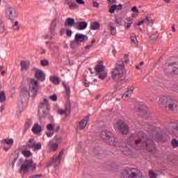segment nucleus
I'll return each mask as SVG.
<instances>
[{
	"label": "nucleus",
	"mask_w": 178,
	"mask_h": 178,
	"mask_svg": "<svg viewBox=\"0 0 178 178\" xmlns=\"http://www.w3.org/2000/svg\"><path fill=\"white\" fill-rule=\"evenodd\" d=\"M36 166L37 164L34 163V161L32 159H26L24 163L21 165L19 170L22 172H29V169H30V168L36 170Z\"/></svg>",
	"instance_id": "6e6552de"
},
{
	"label": "nucleus",
	"mask_w": 178,
	"mask_h": 178,
	"mask_svg": "<svg viewBox=\"0 0 178 178\" xmlns=\"http://www.w3.org/2000/svg\"><path fill=\"white\" fill-rule=\"evenodd\" d=\"M35 144V140L34 138H31L26 143V147L27 148H33Z\"/></svg>",
	"instance_id": "c756f323"
},
{
	"label": "nucleus",
	"mask_w": 178,
	"mask_h": 178,
	"mask_svg": "<svg viewBox=\"0 0 178 178\" xmlns=\"http://www.w3.org/2000/svg\"><path fill=\"white\" fill-rule=\"evenodd\" d=\"M95 70L96 73L99 75V79L100 80H105L106 79V76H108V73L105 71V66L102 64H98L95 67Z\"/></svg>",
	"instance_id": "9b49d317"
},
{
	"label": "nucleus",
	"mask_w": 178,
	"mask_h": 178,
	"mask_svg": "<svg viewBox=\"0 0 178 178\" xmlns=\"http://www.w3.org/2000/svg\"><path fill=\"white\" fill-rule=\"evenodd\" d=\"M101 28V24L98 22L90 23V30H99Z\"/></svg>",
	"instance_id": "cd10ccee"
},
{
	"label": "nucleus",
	"mask_w": 178,
	"mask_h": 178,
	"mask_svg": "<svg viewBox=\"0 0 178 178\" xmlns=\"http://www.w3.org/2000/svg\"><path fill=\"white\" fill-rule=\"evenodd\" d=\"M76 22H74V19L73 18H67L65 22V26L66 27H73Z\"/></svg>",
	"instance_id": "5701e85b"
},
{
	"label": "nucleus",
	"mask_w": 178,
	"mask_h": 178,
	"mask_svg": "<svg viewBox=\"0 0 178 178\" xmlns=\"http://www.w3.org/2000/svg\"><path fill=\"white\" fill-rule=\"evenodd\" d=\"M70 112H72V104H70V100H68L65 104V108L64 110H58V113L59 115H70Z\"/></svg>",
	"instance_id": "dca6fc26"
},
{
	"label": "nucleus",
	"mask_w": 178,
	"mask_h": 178,
	"mask_svg": "<svg viewBox=\"0 0 178 178\" xmlns=\"http://www.w3.org/2000/svg\"><path fill=\"white\" fill-rule=\"evenodd\" d=\"M90 119V115L86 116L79 124L78 129L79 130H84L86 127L87 126V123H88V120Z\"/></svg>",
	"instance_id": "f3484780"
},
{
	"label": "nucleus",
	"mask_w": 178,
	"mask_h": 178,
	"mask_svg": "<svg viewBox=\"0 0 178 178\" xmlns=\"http://www.w3.org/2000/svg\"><path fill=\"white\" fill-rule=\"evenodd\" d=\"M128 54L124 56L123 60L117 61L115 67L113 68L111 72V77L114 80H124L126 79V69H124V63H129L130 60L127 58Z\"/></svg>",
	"instance_id": "f03ea898"
},
{
	"label": "nucleus",
	"mask_w": 178,
	"mask_h": 178,
	"mask_svg": "<svg viewBox=\"0 0 178 178\" xmlns=\"http://www.w3.org/2000/svg\"><path fill=\"white\" fill-rule=\"evenodd\" d=\"M77 26L76 27V30H86L87 29V26H88V23L86 21L78 22L76 23Z\"/></svg>",
	"instance_id": "aec40b11"
},
{
	"label": "nucleus",
	"mask_w": 178,
	"mask_h": 178,
	"mask_svg": "<svg viewBox=\"0 0 178 178\" xmlns=\"http://www.w3.org/2000/svg\"><path fill=\"white\" fill-rule=\"evenodd\" d=\"M58 147L59 146L58 145V143H53L50 145L49 148L51 151H53V152H55V151L58 149Z\"/></svg>",
	"instance_id": "58836bf2"
},
{
	"label": "nucleus",
	"mask_w": 178,
	"mask_h": 178,
	"mask_svg": "<svg viewBox=\"0 0 178 178\" xmlns=\"http://www.w3.org/2000/svg\"><path fill=\"white\" fill-rule=\"evenodd\" d=\"M63 84L67 91V95H70V87L67 86L65 82H63Z\"/></svg>",
	"instance_id": "49530a36"
},
{
	"label": "nucleus",
	"mask_w": 178,
	"mask_h": 178,
	"mask_svg": "<svg viewBox=\"0 0 178 178\" xmlns=\"http://www.w3.org/2000/svg\"><path fill=\"white\" fill-rule=\"evenodd\" d=\"M22 155H24V156H25V158H30V156H31V155H33V153H31V152H30V150H22Z\"/></svg>",
	"instance_id": "72a5a7b5"
},
{
	"label": "nucleus",
	"mask_w": 178,
	"mask_h": 178,
	"mask_svg": "<svg viewBox=\"0 0 178 178\" xmlns=\"http://www.w3.org/2000/svg\"><path fill=\"white\" fill-rule=\"evenodd\" d=\"M100 137L103 140H105L106 144L113 145V147H116L118 145V143H119L118 138L113 137L112 132L109 131H102L101 132Z\"/></svg>",
	"instance_id": "423d86ee"
},
{
	"label": "nucleus",
	"mask_w": 178,
	"mask_h": 178,
	"mask_svg": "<svg viewBox=\"0 0 178 178\" xmlns=\"http://www.w3.org/2000/svg\"><path fill=\"white\" fill-rule=\"evenodd\" d=\"M49 99H51V101L56 102L58 100V97L54 94L51 96L49 97Z\"/></svg>",
	"instance_id": "6e6d98bb"
},
{
	"label": "nucleus",
	"mask_w": 178,
	"mask_h": 178,
	"mask_svg": "<svg viewBox=\"0 0 178 178\" xmlns=\"http://www.w3.org/2000/svg\"><path fill=\"white\" fill-rule=\"evenodd\" d=\"M93 6L94 8H99V3L98 2L93 1Z\"/></svg>",
	"instance_id": "680f3d73"
},
{
	"label": "nucleus",
	"mask_w": 178,
	"mask_h": 178,
	"mask_svg": "<svg viewBox=\"0 0 178 178\" xmlns=\"http://www.w3.org/2000/svg\"><path fill=\"white\" fill-rule=\"evenodd\" d=\"M5 31V25H0V34H2Z\"/></svg>",
	"instance_id": "bf43d9fd"
},
{
	"label": "nucleus",
	"mask_w": 178,
	"mask_h": 178,
	"mask_svg": "<svg viewBox=\"0 0 178 178\" xmlns=\"http://www.w3.org/2000/svg\"><path fill=\"white\" fill-rule=\"evenodd\" d=\"M123 9V6L122 4L113 5L110 8L108 12L109 13H115V10H122Z\"/></svg>",
	"instance_id": "412c9836"
},
{
	"label": "nucleus",
	"mask_w": 178,
	"mask_h": 178,
	"mask_svg": "<svg viewBox=\"0 0 178 178\" xmlns=\"http://www.w3.org/2000/svg\"><path fill=\"white\" fill-rule=\"evenodd\" d=\"M49 109V103L47 99H44L38 105V116L40 119L42 118H47L48 115V111Z\"/></svg>",
	"instance_id": "0eeeda50"
},
{
	"label": "nucleus",
	"mask_w": 178,
	"mask_h": 178,
	"mask_svg": "<svg viewBox=\"0 0 178 178\" xmlns=\"http://www.w3.org/2000/svg\"><path fill=\"white\" fill-rule=\"evenodd\" d=\"M21 70H29L30 67V63L29 61H21Z\"/></svg>",
	"instance_id": "a878e982"
},
{
	"label": "nucleus",
	"mask_w": 178,
	"mask_h": 178,
	"mask_svg": "<svg viewBox=\"0 0 178 178\" xmlns=\"http://www.w3.org/2000/svg\"><path fill=\"white\" fill-rule=\"evenodd\" d=\"M130 38H131V44L135 45V47H137V45H138V40H137V37L136 36V35L134 34L131 35Z\"/></svg>",
	"instance_id": "7c9ffc66"
},
{
	"label": "nucleus",
	"mask_w": 178,
	"mask_h": 178,
	"mask_svg": "<svg viewBox=\"0 0 178 178\" xmlns=\"http://www.w3.org/2000/svg\"><path fill=\"white\" fill-rule=\"evenodd\" d=\"M40 63L42 65V66H48V65H49V61H48V60H42L40 61Z\"/></svg>",
	"instance_id": "3c124183"
},
{
	"label": "nucleus",
	"mask_w": 178,
	"mask_h": 178,
	"mask_svg": "<svg viewBox=\"0 0 178 178\" xmlns=\"http://www.w3.org/2000/svg\"><path fill=\"white\" fill-rule=\"evenodd\" d=\"M68 6H70V9H78L79 6L76 3H73L72 1L67 2Z\"/></svg>",
	"instance_id": "f704fd0d"
},
{
	"label": "nucleus",
	"mask_w": 178,
	"mask_h": 178,
	"mask_svg": "<svg viewBox=\"0 0 178 178\" xmlns=\"http://www.w3.org/2000/svg\"><path fill=\"white\" fill-rule=\"evenodd\" d=\"M117 129H118L120 133L122 134L127 135L129 134V126L123 122V120H119L117 124Z\"/></svg>",
	"instance_id": "f8f14e48"
},
{
	"label": "nucleus",
	"mask_w": 178,
	"mask_h": 178,
	"mask_svg": "<svg viewBox=\"0 0 178 178\" xmlns=\"http://www.w3.org/2000/svg\"><path fill=\"white\" fill-rule=\"evenodd\" d=\"M144 22L146 24H154V22L152 21V19L151 18H149V17H146L144 19Z\"/></svg>",
	"instance_id": "37998d69"
},
{
	"label": "nucleus",
	"mask_w": 178,
	"mask_h": 178,
	"mask_svg": "<svg viewBox=\"0 0 178 178\" xmlns=\"http://www.w3.org/2000/svg\"><path fill=\"white\" fill-rule=\"evenodd\" d=\"M59 130H60V126H58L56 127L54 131H56V133H58V131H59Z\"/></svg>",
	"instance_id": "338daca9"
},
{
	"label": "nucleus",
	"mask_w": 178,
	"mask_h": 178,
	"mask_svg": "<svg viewBox=\"0 0 178 178\" xmlns=\"http://www.w3.org/2000/svg\"><path fill=\"white\" fill-rule=\"evenodd\" d=\"M149 176L150 178H156L158 177V174H156L154 170H150L149 171Z\"/></svg>",
	"instance_id": "ea45409f"
},
{
	"label": "nucleus",
	"mask_w": 178,
	"mask_h": 178,
	"mask_svg": "<svg viewBox=\"0 0 178 178\" xmlns=\"http://www.w3.org/2000/svg\"><path fill=\"white\" fill-rule=\"evenodd\" d=\"M46 134L47 137H52V136H54V132H47Z\"/></svg>",
	"instance_id": "69168bd1"
},
{
	"label": "nucleus",
	"mask_w": 178,
	"mask_h": 178,
	"mask_svg": "<svg viewBox=\"0 0 178 178\" xmlns=\"http://www.w3.org/2000/svg\"><path fill=\"white\" fill-rule=\"evenodd\" d=\"M171 144L172 145V147L177 148L178 147V140L176 138H173L172 140Z\"/></svg>",
	"instance_id": "a18cd8bd"
},
{
	"label": "nucleus",
	"mask_w": 178,
	"mask_h": 178,
	"mask_svg": "<svg viewBox=\"0 0 178 178\" xmlns=\"http://www.w3.org/2000/svg\"><path fill=\"white\" fill-rule=\"evenodd\" d=\"M56 27V19H54L52 20V22L50 24V34L51 35H55V28Z\"/></svg>",
	"instance_id": "393cba45"
},
{
	"label": "nucleus",
	"mask_w": 178,
	"mask_h": 178,
	"mask_svg": "<svg viewBox=\"0 0 178 178\" xmlns=\"http://www.w3.org/2000/svg\"><path fill=\"white\" fill-rule=\"evenodd\" d=\"M47 129L49 131H51V130H54V129H55V124H49L47 125Z\"/></svg>",
	"instance_id": "603ef678"
},
{
	"label": "nucleus",
	"mask_w": 178,
	"mask_h": 178,
	"mask_svg": "<svg viewBox=\"0 0 178 178\" xmlns=\"http://www.w3.org/2000/svg\"><path fill=\"white\" fill-rule=\"evenodd\" d=\"M124 26L125 27V29L127 30H129V29L131 27V24H133V19H131V18L130 17L126 18L124 21Z\"/></svg>",
	"instance_id": "4be33fe9"
},
{
	"label": "nucleus",
	"mask_w": 178,
	"mask_h": 178,
	"mask_svg": "<svg viewBox=\"0 0 178 178\" xmlns=\"http://www.w3.org/2000/svg\"><path fill=\"white\" fill-rule=\"evenodd\" d=\"M17 16V10L12 6H7L6 9V17L9 20H15Z\"/></svg>",
	"instance_id": "1a4fd4ad"
},
{
	"label": "nucleus",
	"mask_w": 178,
	"mask_h": 178,
	"mask_svg": "<svg viewBox=\"0 0 178 178\" xmlns=\"http://www.w3.org/2000/svg\"><path fill=\"white\" fill-rule=\"evenodd\" d=\"M55 44V42H46V45L49 48V49H52V45Z\"/></svg>",
	"instance_id": "864d4df0"
},
{
	"label": "nucleus",
	"mask_w": 178,
	"mask_h": 178,
	"mask_svg": "<svg viewBox=\"0 0 178 178\" xmlns=\"http://www.w3.org/2000/svg\"><path fill=\"white\" fill-rule=\"evenodd\" d=\"M1 143H4V144H7V145H10V147H12V145L13 144L14 141L13 138L3 139L1 140Z\"/></svg>",
	"instance_id": "473e14b6"
},
{
	"label": "nucleus",
	"mask_w": 178,
	"mask_h": 178,
	"mask_svg": "<svg viewBox=\"0 0 178 178\" xmlns=\"http://www.w3.org/2000/svg\"><path fill=\"white\" fill-rule=\"evenodd\" d=\"M154 139L155 141H156V143H166V141H168V136L166 134L159 132L154 135Z\"/></svg>",
	"instance_id": "4468645a"
},
{
	"label": "nucleus",
	"mask_w": 178,
	"mask_h": 178,
	"mask_svg": "<svg viewBox=\"0 0 178 178\" xmlns=\"http://www.w3.org/2000/svg\"><path fill=\"white\" fill-rule=\"evenodd\" d=\"M120 150L125 156H130V155H133V151L129 148L127 144L124 143V142L120 143Z\"/></svg>",
	"instance_id": "ddd939ff"
},
{
	"label": "nucleus",
	"mask_w": 178,
	"mask_h": 178,
	"mask_svg": "<svg viewBox=\"0 0 178 178\" xmlns=\"http://www.w3.org/2000/svg\"><path fill=\"white\" fill-rule=\"evenodd\" d=\"M63 140V138H62V137L56 138V143H60V141H62Z\"/></svg>",
	"instance_id": "0e129e2a"
},
{
	"label": "nucleus",
	"mask_w": 178,
	"mask_h": 178,
	"mask_svg": "<svg viewBox=\"0 0 178 178\" xmlns=\"http://www.w3.org/2000/svg\"><path fill=\"white\" fill-rule=\"evenodd\" d=\"M144 134L143 133H136L132 134L128 139V141L133 147V148H136V149H140L141 145L145 147V149L148 152H154L156 149L155 146V143L154 140L148 138L145 140Z\"/></svg>",
	"instance_id": "f257e3e1"
},
{
	"label": "nucleus",
	"mask_w": 178,
	"mask_h": 178,
	"mask_svg": "<svg viewBox=\"0 0 178 178\" xmlns=\"http://www.w3.org/2000/svg\"><path fill=\"white\" fill-rule=\"evenodd\" d=\"M121 178H144L143 172L137 168H130L122 172Z\"/></svg>",
	"instance_id": "39448f33"
},
{
	"label": "nucleus",
	"mask_w": 178,
	"mask_h": 178,
	"mask_svg": "<svg viewBox=\"0 0 178 178\" xmlns=\"http://www.w3.org/2000/svg\"><path fill=\"white\" fill-rule=\"evenodd\" d=\"M80 45H81V43L78 41H76V39H74V41H71L70 42V47L72 49H76V48H79Z\"/></svg>",
	"instance_id": "c85d7f7f"
},
{
	"label": "nucleus",
	"mask_w": 178,
	"mask_h": 178,
	"mask_svg": "<svg viewBox=\"0 0 178 178\" xmlns=\"http://www.w3.org/2000/svg\"><path fill=\"white\" fill-rule=\"evenodd\" d=\"M159 106L163 111H169L174 113L178 112V101L175 99H168L166 97H162L159 100Z\"/></svg>",
	"instance_id": "20e7f679"
},
{
	"label": "nucleus",
	"mask_w": 178,
	"mask_h": 178,
	"mask_svg": "<svg viewBox=\"0 0 178 178\" xmlns=\"http://www.w3.org/2000/svg\"><path fill=\"white\" fill-rule=\"evenodd\" d=\"M5 101H6V95L5 91H2L0 92V102H5Z\"/></svg>",
	"instance_id": "4c0bfd02"
},
{
	"label": "nucleus",
	"mask_w": 178,
	"mask_h": 178,
	"mask_svg": "<svg viewBox=\"0 0 178 178\" xmlns=\"http://www.w3.org/2000/svg\"><path fill=\"white\" fill-rule=\"evenodd\" d=\"M50 81L54 83V84H59L60 83V81L59 80V78L57 76H52L50 78Z\"/></svg>",
	"instance_id": "c9c22d12"
},
{
	"label": "nucleus",
	"mask_w": 178,
	"mask_h": 178,
	"mask_svg": "<svg viewBox=\"0 0 178 178\" xmlns=\"http://www.w3.org/2000/svg\"><path fill=\"white\" fill-rule=\"evenodd\" d=\"M131 10L134 12V13H138V9H137V6H134L131 8Z\"/></svg>",
	"instance_id": "052dcab7"
},
{
	"label": "nucleus",
	"mask_w": 178,
	"mask_h": 178,
	"mask_svg": "<svg viewBox=\"0 0 178 178\" xmlns=\"http://www.w3.org/2000/svg\"><path fill=\"white\" fill-rule=\"evenodd\" d=\"M115 23H117L118 26H123V18L120 17H115Z\"/></svg>",
	"instance_id": "e433bc0d"
},
{
	"label": "nucleus",
	"mask_w": 178,
	"mask_h": 178,
	"mask_svg": "<svg viewBox=\"0 0 178 178\" xmlns=\"http://www.w3.org/2000/svg\"><path fill=\"white\" fill-rule=\"evenodd\" d=\"M35 76L40 81H44L45 80V74L41 70H37Z\"/></svg>",
	"instance_id": "6ab92c4d"
},
{
	"label": "nucleus",
	"mask_w": 178,
	"mask_h": 178,
	"mask_svg": "<svg viewBox=\"0 0 178 178\" xmlns=\"http://www.w3.org/2000/svg\"><path fill=\"white\" fill-rule=\"evenodd\" d=\"M38 92V81L31 79L29 84V91L27 88H23L21 90L20 98L22 102H27L29 97L31 98H35L37 93Z\"/></svg>",
	"instance_id": "7ed1b4c3"
},
{
	"label": "nucleus",
	"mask_w": 178,
	"mask_h": 178,
	"mask_svg": "<svg viewBox=\"0 0 178 178\" xmlns=\"http://www.w3.org/2000/svg\"><path fill=\"white\" fill-rule=\"evenodd\" d=\"M74 40L81 44V42H85L86 41H87V40H88V36H87L86 35H83L81 33H76L75 35Z\"/></svg>",
	"instance_id": "a211bd4d"
},
{
	"label": "nucleus",
	"mask_w": 178,
	"mask_h": 178,
	"mask_svg": "<svg viewBox=\"0 0 178 178\" xmlns=\"http://www.w3.org/2000/svg\"><path fill=\"white\" fill-rule=\"evenodd\" d=\"M41 147H42L41 143H35V145L33 148L35 149V151H40V149H41Z\"/></svg>",
	"instance_id": "c03bdc74"
},
{
	"label": "nucleus",
	"mask_w": 178,
	"mask_h": 178,
	"mask_svg": "<svg viewBox=\"0 0 178 178\" xmlns=\"http://www.w3.org/2000/svg\"><path fill=\"white\" fill-rule=\"evenodd\" d=\"M54 35H51L50 37L48 35H46L44 36V38L47 40V38H49L50 40H52V37H53Z\"/></svg>",
	"instance_id": "774afa93"
},
{
	"label": "nucleus",
	"mask_w": 178,
	"mask_h": 178,
	"mask_svg": "<svg viewBox=\"0 0 178 178\" xmlns=\"http://www.w3.org/2000/svg\"><path fill=\"white\" fill-rule=\"evenodd\" d=\"M65 153V149H63L58 156H53L51 161L47 164V166H54L55 168L60 165V159Z\"/></svg>",
	"instance_id": "9d476101"
},
{
	"label": "nucleus",
	"mask_w": 178,
	"mask_h": 178,
	"mask_svg": "<svg viewBox=\"0 0 178 178\" xmlns=\"http://www.w3.org/2000/svg\"><path fill=\"white\" fill-rule=\"evenodd\" d=\"M72 34H73V32L72 31V30H70V29L67 30L66 35L67 37H72Z\"/></svg>",
	"instance_id": "13d9d810"
},
{
	"label": "nucleus",
	"mask_w": 178,
	"mask_h": 178,
	"mask_svg": "<svg viewBox=\"0 0 178 178\" xmlns=\"http://www.w3.org/2000/svg\"><path fill=\"white\" fill-rule=\"evenodd\" d=\"M158 37H159L158 34L154 33L150 36V40H151V41H153V42H155V41H156V40H158Z\"/></svg>",
	"instance_id": "09e8293b"
},
{
	"label": "nucleus",
	"mask_w": 178,
	"mask_h": 178,
	"mask_svg": "<svg viewBox=\"0 0 178 178\" xmlns=\"http://www.w3.org/2000/svg\"><path fill=\"white\" fill-rule=\"evenodd\" d=\"M171 90H172V91H176L178 90V85L177 83L172 84L171 86Z\"/></svg>",
	"instance_id": "4d7b16f0"
},
{
	"label": "nucleus",
	"mask_w": 178,
	"mask_h": 178,
	"mask_svg": "<svg viewBox=\"0 0 178 178\" xmlns=\"http://www.w3.org/2000/svg\"><path fill=\"white\" fill-rule=\"evenodd\" d=\"M171 131L174 136L178 137V122H175L172 124Z\"/></svg>",
	"instance_id": "b1692460"
},
{
	"label": "nucleus",
	"mask_w": 178,
	"mask_h": 178,
	"mask_svg": "<svg viewBox=\"0 0 178 178\" xmlns=\"http://www.w3.org/2000/svg\"><path fill=\"white\" fill-rule=\"evenodd\" d=\"M32 131L35 134H38V133H41L42 131V129L41 128V126H40V124H35V125L32 128Z\"/></svg>",
	"instance_id": "bb28decb"
},
{
	"label": "nucleus",
	"mask_w": 178,
	"mask_h": 178,
	"mask_svg": "<svg viewBox=\"0 0 178 178\" xmlns=\"http://www.w3.org/2000/svg\"><path fill=\"white\" fill-rule=\"evenodd\" d=\"M134 92V88L133 86H131L128 88L127 92L131 96V94Z\"/></svg>",
	"instance_id": "5fc2aeb1"
},
{
	"label": "nucleus",
	"mask_w": 178,
	"mask_h": 178,
	"mask_svg": "<svg viewBox=\"0 0 178 178\" xmlns=\"http://www.w3.org/2000/svg\"><path fill=\"white\" fill-rule=\"evenodd\" d=\"M111 35H116V27L113 26L112 22L108 24Z\"/></svg>",
	"instance_id": "2f4dec72"
},
{
	"label": "nucleus",
	"mask_w": 178,
	"mask_h": 178,
	"mask_svg": "<svg viewBox=\"0 0 178 178\" xmlns=\"http://www.w3.org/2000/svg\"><path fill=\"white\" fill-rule=\"evenodd\" d=\"M96 155L99 156V158L105 156V151L99 150V152L96 153Z\"/></svg>",
	"instance_id": "8fccbe9b"
},
{
	"label": "nucleus",
	"mask_w": 178,
	"mask_h": 178,
	"mask_svg": "<svg viewBox=\"0 0 178 178\" xmlns=\"http://www.w3.org/2000/svg\"><path fill=\"white\" fill-rule=\"evenodd\" d=\"M171 69H172V71H170V73H172V74H177L178 73L177 67H173V65H171Z\"/></svg>",
	"instance_id": "de8ad7c7"
},
{
	"label": "nucleus",
	"mask_w": 178,
	"mask_h": 178,
	"mask_svg": "<svg viewBox=\"0 0 178 178\" xmlns=\"http://www.w3.org/2000/svg\"><path fill=\"white\" fill-rule=\"evenodd\" d=\"M135 112H140L141 115H143L145 118H148L149 116V113L148 112V109L145 106L138 105L135 106L134 108Z\"/></svg>",
	"instance_id": "2eb2a0df"
},
{
	"label": "nucleus",
	"mask_w": 178,
	"mask_h": 178,
	"mask_svg": "<svg viewBox=\"0 0 178 178\" xmlns=\"http://www.w3.org/2000/svg\"><path fill=\"white\" fill-rule=\"evenodd\" d=\"M31 124H33V123L31 122V120H28L25 124V127H24L25 131L29 130Z\"/></svg>",
	"instance_id": "a19ab883"
},
{
	"label": "nucleus",
	"mask_w": 178,
	"mask_h": 178,
	"mask_svg": "<svg viewBox=\"0 0 178 178\" xmlns=\"http://www.w3.org/2000/svg\"><path fill=\"white\" fill-rule=\"evenodd\" d=\"M122 98L124 101H127V99H130V98H131V96L128 92H125Z\"/></svg>",
	"instance_id": "79ce46f5"
},
{
	"label": "nucleus",
	"mask_w": 178,
	"mask_h": 178,
	"mask_svg": "<svg viewBox=\"0 0 178 178\" xmlns=\"http://www.w3.org/2000/svg\"><path fill=\"white\" fill-rule=\"evenodd\" d=\"M77 3H79V5H84L85 2L83 0H76Z\"/></svg>",
	"instance_id": "e2e57ef3"
}]
</instances>
